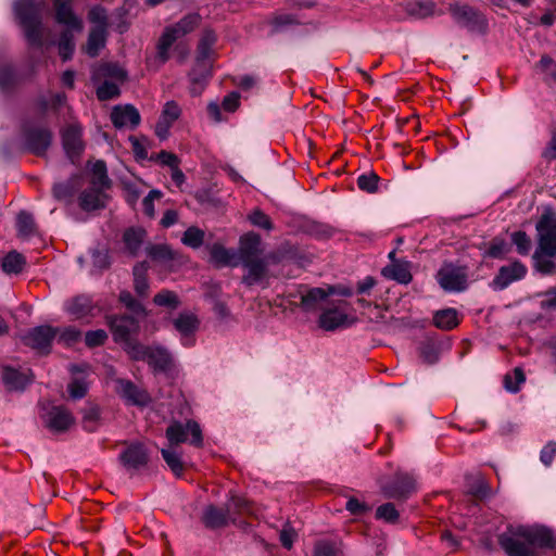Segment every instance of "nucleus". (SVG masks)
<instances>
[{
  "label": "nucleus",
  "mask_w": 556,
  "mask_h": 556,
  "mask_svg": "<svg viewBox=\"0 0 556 556\" xmlns=\"http://www.w3.org/2000/svg\"><path fill=\"white\" fill-rule=\"evenodd\" d=\"M81 338V331L75 326H67L64 328H59V332L56 336V340L59 343L64 344L65 346H72L77 343Z\"/></svg>",
  "instance_id": "51"
},
{
  "label": "nucleus",
  "mask_w": 556,
  "mask_h": 556,
  "mask_svg": "<svg viewBox=\"0 0 556 556\" xmlns=\"http://www.w3.org/2000/svg\"><path fill=\"white\" fill-rule=\"evenodd\" d=\"M271 26L270 35H275L286 30L289 27L301 25V21L298 15L291 13H278L274 14L269 20Z\"/></svg>",
  "instance_id": "38"
},
{
  "label": "nucleus",
  "mask_w": 556,
  "mask_h": 556,
  "mask_svg": "<svg viewBox=\"0 0 556 556\" xmlns=\"http://www.w3.org/2000/svg\"><path fill=\"white\" fill-rule=\"evenodd\" d=\"M14 17L23 29L25 40L31 48L43 46L41 2L37 0H14Z\"/></svg>",
  "instance_id": "2"
},
{
  "label": "nucleus",
  "mask_w": 556,
  "mask_h": 556,
  "mask_svg": "<svg viewBox=\"0 0 556 556\" xmlns=\"http://www.w3.org/2000/svg\"><path fill=\"white\" fill-rule=\"evenodd\" d=\"M469 493L479 500H484L491 495V488L484 478H477L469 485Z\"/></svg>",
  "instance_id": "62"
},
{
  "label": "nucleus",
  "mask_w": 556,
  "mask_h": 556,
  "mask_svg": "<svg viewBox=\"0 0 556 556\" xmlns=\"http://www.w3.org/2000/svg\"><path fill=\"white\" fill-rule=\"evenodd\" d=\"M379 176L370 172L368 174H362L357 178V187L365 192L375 193L378 191Z\"/></svg>",
  "instance_id": "59"
},
{
  "label": "nucleus",
  "mask_w": 556,
  "mask_h": 556,
  "mask_svg": "<svg viewBox=\"0 0 556 556\" xmlns=\"http://www.w3.org/2000/svg\"><path fill=\"white\" fill-rule=\"evenodd\" d=\"M106 30L103 27H92L87 39L86 52L89 56L96 58L101 49L105 47Z\"/></svg>",
  "instance_id": "35"
},
{
  "label": "nucleus",
  "mask_w": 556,
  "mask_h": 556,
  "mask_svg": "<svg viewBox=\"0 0 556 556\" xmlns=\"http://www.w3.org/2000/svg\"><path fill=\"white\" fill-rule=\"evenodd\" d=\"M92 266L98 270L108 269L111 265V257L106 250L94 249L91 251Z\"/></svg>",
  "instance_id": "64"
},
{
  "label": "nucleus",
  "mask_w": 556,
  "mask_h": 556,
  "mask_svg": "<svg viewBox=\"0 0 556 556\" xmlns=\"http://www.w3.org/2000/svg\"><path fill=\"white\" fill-rule=\"evenodd\" d=\"M262 238L254 231L240 237L238 255L240 261L258 258L262 254Z\"/></svg>",
  "instance_id": "24"
},
{
  "label": "nucleus",
  "mask_w": 556,
  "mask_h": 556,
  "mask_svg": "<svg viewBox=\"0 0 556 556\" xmlns=\"http://www.w3.org/2000/svg\"><path fill=\"white\" fill-rule=\"evenodd\" d=\"M447 10L454 22L469 31H482L488 26L485 16L469 4L453 2L448 4Z\"/></svg>",
  "instance_id": "11"
},
{
  "label": "nucleus",
  "mask_w": 556,
  "mask_h": 556,
  "mask_svg": "<svg viewBox=\"0 0 556 556\" xmlns=\"http://www.w3.org/2000/svg\"><path fill=\"white\" fill-rule=\"evenodd\" d=\"M161 454L166 465L176 477H181L185 470L180 454L174 447L162 448Z\"/></svg>",
  "instance_id": "45"
},
{
  "label": "nucleus",
  "mask_w": 556,
  "mask_h": 556,
  "mask_svg": "<svg viewBox=\"0 0 556 556\" xmlns=\"http://www.w3.org/2000/svg\"><path fill=\"white\" fill-rule=\"evenodd\" d=\"M59 327L40 325L28 329L22 337V343L34 350L37 354L49 355L52 343L56 339Z\"/></svg>",
  "instance_id": "9"
},
{
  "label": "nucleus",
  "mask_w": 556,
  "mask_h": 556,
  "mask_svg": "<svg viewBox=\"0 0 556 556\" xmlns=\"http://www.w3.org/2000/svg\"><path fill=\"white\" fill-rule=\"evenodd\" d=\"M115 392L127 404L138 407H146L151 403L149 392L137 386L129 379L116 378Z\"/></svg>",
  "instance_id": "13"
},
{
  "label": "nucleus",
  "mask_w": 556,
  "mask_h": 556,
  "mask_svg": "<svg viewBox=\"0 0 556 556\" xmlns=\"http://www.w3.org/2000/svg\"><path fill=\"white\" fill-rule=\"evenodd\" d=\"M26 265V258L23 254L17 251H10L1 262L2 270L5 274H14L17 275L23 271Z\"/></svg>",
  "instance_id": "39"
},
{
  "label": "nucleus",
  "mask_w": 556,
  "mask_h": 556,
  "mask_svg": "<svg viewBox=\"0 0 556 556\" xmlns=\"http://www.w3.org/2000/svg\"><path fill=\"white\" fill-rule=\"evenodd\" d=\"M200 22L201 15L199 13H189L172 26L181 38L193 31L199 26Z\"/></svg>",
  "instance_id": "42"
},
{
  "label": "nucleus",
  "mask_w": 556,
  "mask_h": 556,
  "mask_svg": "<svg viewBox=\"0 0 556 556\" xmlns=\"http://www.w3.org/2000/svg\"><path fill=\"white\" fill-rule=\"evenodd\" d=\"M119 460L128 471H138L148 465L149 453L143 443L135 442L119 454Z\"/></svg>",
  "instance_id": "18"
},
{
  "label": "nucleus",
  "mask_w": 556,
  "mask_h": 556,
  "mask_svg": "<svg viewBox=\"0 0 556 556\" xmlns=\"http://www.w3.org/2000/svg\"><path fill=\"white\" fill-rule=\"evenodd\" d=\"M355 320V318H350L339 307H329L319 315L318 326L326 331H334L339 328L352 326Z\"/></svg>",
  "instance_id": "20"
},
{
  "label": "nucleus",
  "mask_w": 556,
  "mask_h": 556,
  "mask_svg": "<svg viewBox=\"0 0 556 556\" xmlns=\"http://www.w3.org/2000/svg\"><path fill=\"white\" fill-rule=\"evenodd\" d=\"M153 303L161 307L176 309L180 305V301L176 292L163 289L153 298Z\"/></svg>",
  "instance_id": "49"
},
{
  "label": "nucleus",
  "mask_w": 556,
  "mask_h": 556,
  "mask_svg": "<svg viewBox=\"0 0 556 556\" xmlns=\"http://www.w3.org/2000/svg\"><path fill=\"white\" fill-rule=\"evenodd\" d=\"M22 148L25 152L42 157L52 144L53 134L49 127L34 126L24 122L21 126Z\"/></svg>",
  "instance_id": "7"
},
{
  "label": "nucleus",
  "mask_w": 556,
  "mask_h": 556,
  "mask_svg": "<svg viewBox=\"0 0 556 556\" xmlns=\"http://www.w3.org/2000/svg\"><path fill=\"white\" fill-rule=\"evenodd\" d=\"M204 236L205 233L203 230L191 226L184 232L181 242L189 248L198 249L203 244Z\"/></svg>",
  "instance_id": "52"
},
{
  "label": "nucleus",
  "mask_w": 556,
  "mask_h": 556,
  "mask_svg": "<svg viewBox=\"0 0 556 556\" xmlns=\"http://www.w3.org/2000/svg\"><path fill=\"white\" fill-rule=\"evenodd\" d=\"M147 254L153 261L168 262L174 260V253L167 244H150L147 247Z\"/></svg>",
  "instance_id": "53"
},
{
  "label": "nucleus",
  "mask_w": 556,
  "mask_h": 556,
  "mask_svg": "<svg viewBox=\"0 0 556 556\" xmlns=\"http://www.w3.org/2000/svg\"><path fill=\"white\" fill-rule=\"evenodd\" d=\"M240 263L247 268V274L242 277V283L247 287L255 286L265 278L267 264L263 258L245 260L240 261Z\"/></svg>",
  "instance_id": "25"
},
{
  "label": "nucleus",
  "mask_w": 556,
  "mask_h": 556,
  "mask_svg": "<svg viewBox=\"0 0 556 556\" xmlns=\"http://www.w3.org/2000/svg\"><path fill=\"white\" fill-rule=\"evenodd\" d=\"M381 494L388 500L406 501L417 492V480L413 472L396 470L391 477L378 480Z\"/></svg>",
  "instance_id": "4"
},
{
  "label": "nucleus",
  "mask_w": 556,
  "mask_h": 556,
  "mask_svg": "<svg viewBox=\"0 0 556 556\" xmlns=\"http://www.w3.org/2000/svg\"><path fill=\"white\" fill-rule=\"evenodd\" d=\"M41 418L45 427L53 433L67 431L75 421L72 413L62 405L50 407Z\"/></svg>",
  "instance_id": "17"
},
{
  "label": "nucleus",
  "mask_w": 556,
  "mask_h": 556,
  "mask_svg": "<svg viewBox=\"0 0 556 556\" xmlns=\"http://www.w3.org/2000/svg\"><path fill=\"white\" fill-rule=\"evenodd\" d=\"M59 55L62 61L66 62L73 58L75 43L73 35L70 30H63L58 41Z\"/></svg>",
  "instance_id": "46"
},
{
  "label": "nucleus",
  "mask_w": 556,
  "mask_h": 556,
  "mask_svg": "<svg viewBox=\"0 0 556 556\" xmlns=\"http://www.w3.org/2000/svg\"><path fill=\"white\" fill-rule=\"evenodd\" d=\"M165 437L170 447L182 443H189L194 447L203 446L202 429L193 419H188L186 422L173 420L166 428Z\"/></svg>",
  "instance_id": "8"
},
{
  "label": "nucleus",
  "mask_w": 556,
  "mask_h": 556,
  "mask_svg": "<svg viewBox=\"0 0 556 556\" xmlns=\"http://www.w3.org/2000/svg\"><path fill=\"white\" fill-rule=\"evenodd\" d=\"M381 274L383 277L402 285H407L413 279L410 274V264L407 261L393 262L383 267Z\"/></svg>",
  "instance_id": "28"
},
{
  "label": "nucleus",
  "mask_w": 556,
  "mask_h": 556,
  "mask_svg": "<svg viewBox=\"0 0 556 556\" xmlns=\"http://www.w3.org/2000/svg\"><path fill=\"white\" fill-rule=\"evenodd\" d=\"M108 338L109 336L103 329L89 330L85 334V344L90 349L102 346Z\"/></svg>",
  "instance_id": "63"
},
{
  "label": "nucleus",
  "mask_w": 556,
  "mask_h": 556,
  "mask_svg": "<svg viewBox=\"0 0 556 556\" xmlns=\"http://www.w3.org/2000/svg\"><path fill=\"white\" fill-rule=\"evenodd\" d=\"M201 520L207 529L212 530L224 528L229 521L236 522L230 507H217L215 505H207L204 508Z\"/></svg>",
  "instance_id": "21"
},
{
  "label": "nucleus",
  "mask_w": 556,
  "mask_h": 556,
  "mask_svg": "<svg viewBox=\"0 0 556 556\" xmlns=\"http://www.w3.org/2000/svg\"><path fill=\"white\" fill-rule=\"evenodd\" d=\"M497 542L507 556H540L539 549L556 548V534L544 525H508Z\"/></svg>",
  "instance_id": "1"
},
{
  "label": "nucleus",
  "mask_w": 556,
  "mask_h": 556,
  "mask_svg": "<svg viewBox=\"0 0 556 556\" xmlns=\"http://www.w3.org/2000/svg\"><path fill=\"white\" fill-rule=\"evenodd\" d=\"M16 229L20 237L28 238L36 231V224L33 214L21 211L16 217Z\"/></svg>",
  "instance_id": "43"
},
{
  "label": "nucleus",
  "mask_w": 556,
  "mask_h": 556,
  "mask_svg": "<svg viewBox=\"0 0 556 556\" xmlns=\"http://www.w3.org/2000/svg\"><path fill=\"white\" fill-rule=\"evenodd\" d=\"M93 309L92 298L86 294H79L65 303V311L76 319L84 318L91 314Z\"/></svg>",
  "instance_id": "29"
},
{
  "label": "nucleus",
  "mask_w": 556,
  "mask_h": 556,
  "mask_svg": "<svg viewBox=\"0 0 556 556\" xmlns=\"http://www.w3.org/2000/svg\"><path fill=\"white\" fill-rule=\"evenodd\" d=\"M173 325L180 336V343L185 348H191L195 344V333L200 327V319L195 314L190 312L180 313L173 320Z\"/></svg>",
  "instance_id": "16"
},
{
  "label": "nucleus",
  "mask_w": 556,
  "mask_h": 556,
  "mask_svg": "<svg viewBox=\"0 0 556 556\" xmlns=\"http://www.w3.org/2000/svg\"><path fill=\"white\" fill-rule=\"evenodd\" d=\"M510 251L507 242L500 237H495L489 243L485 256L492 258H503Z\"/></svg>",
  "instance_id": "55"
},
{
  "label": "nucleus",
  "mask_w": 556,
  "mask_h": 556,
  "mask_svg": "<svg viewBox=\"0 0 556 556\" xmlns=\"http://www.w3.org/2000/svg\"><path fill=\"white\" fill-rule=\"evenodd\" d=\"M104 77L109 80L113 79L115 83L123 84L127 77V71L119 66L117 63H104L92 75V81L96 83L98 78Z\"/></svg>",
  "instance_id": "33"
},
{
  "label": "nucleus",
  "mask_w": 556,
  "mask_h": 556,
  "mask_svg": "<svg viewBox=\"0 0 556 556\" xmlns=\"http://www.w3.org/2000/svg\"><path fill=\"white\" fill-rule=\"evenodd\" d=\"M55 21L73 30L83 29L81 21L75 15L67 0H54Z\"/></svg>",
  "instance_id": "26"
},
{
  "label": "nucleus",
  "mask_w": 556,
  "mask_h": 556,
  "mask_svg": "<svg viewBox=\"0 0 556 556\" xmlns=\"http://www.w3.org/2000/svg\"><path fill=\"white\" fill-rule=\"evenodd\" d=\"M63 150L72 164H76L84 150L83 127L79 124H70L61 131Z\"/></svg>",
  "instance_id": "14"
},
{
  "label": "nucleus",
  "mask_w": 556,
  "mask_h": 556,
  "mask_svg": "<svg viewBox=\"0 0 556 556\" xmlns=\"http://www.w3.org/2000/svg\"><path fill=\"white\" fill-rule=\"evenodd\" d=\"M212 262L218 266H237V252L232 249H227L219 243L213 244L210 251Z\"/></svg>",
  "instance_id": "32"
},
{
  "label": "nucleus",
  "mask_w": 556,
  "mask_h": 556,
  "mask_svg": "<svg viewBox=\"0 0 556 556\" xmlns=\"http://www.w3.org/2000/svg\"><path fill=\"white\" fill-rule=\"evenodd\" d=\"M217 41L213 29H204L197 47L195 64L190 73V79L194 84H200L211 77L212 64L210 58L213 54V47Z\"/></svg>",
  "instance_id": "6"
},
{
  "label": "nucleus",
  "mask_w": 556,
  "mask_h": 556,
  "mask_svg": "<svg viewBox=\"0 0 556 556\" xmlns=\"http://www.w3.org/2000/svg\"><path fill=\"white\" fill-rule=\"evenodd\" d=\"M1 381L9 392H23L33 382L31 377L12 366H3Z\"/></svg>",
  "instance_id": "22"
},
{
  "label": "nucleus",
  "mask_w": 556,
  "mask_h": 556,
  "mask_svg": "<svg viewBox=\"0 0 556 556\" xmlns=\"http://www.w3.org/2000/svg\"><path fill=\"white\" fill-rule=\"evenodd\" d=\"M22 78L12 64H0V90L2 93H12L21 84Z\"/></svg>",
  "instance_id": "30"
},
{
  "label": "nucleus",
  "mask_w": 556,
  "mask_h": 556,
  "mask_svg": "<svg viewBox=\"0 0 556 556\" xmlns=\"http://www.w3.org/2000/svg\"><path fill=\"white\" fill-rule=\"evenodd\" d=\"M418 351L422 362L428 365L435 364L440 358V346L432 339L420 342Z\"/></svg>",
  "instance_id": "41"
},
{
  "label": "nucleus",
  "mask_w": 556,
  "mask_h": 556,
  "mask_svg": "<svg viewBox=\"0 0 556 556\" xmlns=\"http://www.w3.org/2000/svg\"><path fill=\"white\" fill-rule=\"evenodd\" d=\"M510 241L516 248V252L521 256L529 255L532 249V241L529 235L523 230H517L510 233Z\"/></svg>",
  "instance_id": "47"
},
{
  "label": "nucleus",
  "mask_w": 556,
  "mask_h": 556,
  "mask_svg": "<svg viewBox=\"0 0 556 556\" xmlns=\"http://www.w3.org/2000/svg\"><path fill=\"white\" fill-rule=\"evenodd\" d=\"M226 507H230L231 515L236 519L239 515L250 514L252 511L251 503L242 496L233 495L230 501L226 504Z\"/></svg>",
  "instance_id": "57"
},
{
  "label": "nucleus",
  "mask_w": 556,
  "mask_h": 556,
  "mask_svg": "<svg viewBox=\"0 0 556 556\" xmlns=\"http://www.w3.org/2000/svg\"><path fill=\"white\" fill-rule=\"evenodd\" d=\"M329 296L328 288H311L301 296V307L306 311H314L317 304L325 301Z\"/></svg>",
  "instance_id": "36"
},
{
  "label": "nucleus",
  "mask_w": 556,
  "mask_h": 556,
  "mask_svg": "<svg viewBox=\"0 0 556 556\" xmlns=\"http://www.w3.org/2000/svg\"><path fill=\"white\" fill-rule=\"evenodd\" d=\"M249 222L261 229L270 231L274 229V224L270 217L260 208H254L248 216Z\"/></svg>",
  "instance_id": "58"
},
{
  "label": "nucleus",
  "mask_w": 556,
  "mask_h": 556,
  "mask_svg": "<svg viewBox=\"0 0 556 556\" xmlns=\"http://www.w3.org/2000/svg\"><path fill=\"white\" fill-rule=\"evenodd\" d=\"M74 193L75 189L71 180L56 182L52 187V194L58 201L70 202Z\"/></svg>",
  "instance_id": "54"
},
{
  "label": "nucleus",
  "mask_w": 556,
  "mask_h": 556,
  "mask_svg": "<svg viewBox=\"0 0 556 556\" xmlns=\"http://www.w3.org/2000/svg\"><path fill=\"white\" fill-rule=\"evenodd\" d=\"M101 417V410L99 406H91L87 408L83 417V427L88 432H93L98 428V424Z\"/></svg>",
  "instance_id": "60"
},
{
  "label": "nucleus",
  "mask_w": 556,
  "mask_h": 556,
  "mask_svg": "<svg viewBox=\"0 0 556 556\" xmlns=\"http://www.w3.org/2000/svg\"><path fill=\"white\" fill-rule=\"evenodd\" d=\"M129 357L147 363L154 375L167 374L175 366L172 353L162 345L135 344L130 348Z\"/></svg>",
  "instance_id": "3"
},
{
  "label": "nucleus",
  "mask_w": 556,
  "mask_h": 556,
  "mask_svg": "<svg viewBox=\"0 0 556 556\" xmlns=\"http://www.w3.org/2000/svg\"><path fill=\"white\" fill-rule=\"evenodd\" d=\"M538 249L549 257L556 256V214L543 213L535 224Z\"/></svg>",
  "instance_id": "12"
},
{
  "label": "nucleus",
  "mask_w": 556,
  "mask_h": 556,
  "mask_svg": "<svg viewBox=\"0 0 556 556\" xmlns=\"http://www.w3.org/2000/svg\"><path fill=\"white\" fill-rule=\"evenodd\" d=\"M459 324L455 308H445L434 313L433 325L442 330H452Z\"/></svg>",
  "instance_id": "37"
},
{
  "label": "nucleus",
  "mask_w": 556,
  "mask_h": 556,
  "mask_svg": "<svg viewBox=\"0 0 556 556\" xmlns=\"http://www.w3.org/2000/svg\"><path fill=\"white\" fill-rule=\"evenodd\" d=\"M134 275V288L136 293L140 298H144L148 295L149 291V281L147 277V266L144 263H140L134 266L132 268Z\"/></svg>",
  "instance_id": "40"
},
{
  "label": "nucleus",
  "mask_w": 556,
  "mask_h": 556,
  "mask_svg": "<svg viewBox=\"0 0 556 556\" xmlns=\"http://www.w3.org/2000/svg\"><path fill=\"white\" fill-rule=\"evenodd\" d=\"M526 381L525 372L521 368L516 367L513 370V375H505L504 386L505 389L511 393H517L520 390V386Z\"/></svg>",
  "instance_id": "56"
},
{
  "label": "nucleus",
  "mask_w": 556,
  "mask_h": 556,
  "mask_svg": "<svg viewBox=\"0 0 556 556\" xmlns=\"http://www.w3.org/2000/svg\"><path fill=\"white\" fill-rule=\"evenodd\" d=\"M111 122L117 129H135L141 122L139 111L132 104L115 105L111 111Z\"/></svg>",
  "instance_id": "19"
},
{
  "label": "nucleus",
  "mask_w": 556,
  "mask_h": 556,
  "mask_svg": "<svg viewBox=\"0 0 556 556\" xmlns=\"http://www.w3.org/2000/svg\"><path fill=\"white\" fill-rule=\"evenodd\" d=\"M180 115L181 109L179 104L176 101L170 100L164 104L160 118L165 122L167 121L170 124H174L180 117Z\"/></svg>",
  "instance_id": "61"
},
{
  "label": "nucleus",
  "mask_w": 556,
  "mask_h": 556,
  "mask_svg": "<svg viewBox=\"0 0 556 556\" xmlns=\"http://www.w3.org/2000/svg\"><path fill=\"white\" fill-rule=\"evenodd\" d=\"M96 94L99 101H109L118 98L121 89L117 83L105 79L97 87Z\"/></svg>",
  "instance_id": "48"
},
{
  "label": "nucleus",
  "mask_w": 556,
  "mask_h": 556,
  "mask_svg": "<svg viewBox=\"0 0 556 556\" xmlns=\"http://www.w3.org/2000/svg\"><path fill=\"white\" fill-rule=\"evenodd\" d=\"M147 231L141 227H129L123 233V243L128 255L136 257L146 240Z\"/></svg>",
  "instance_id": "27"
},
{
  "label": "nucleus",
  "mask_w": 556,
  "mask_h": 556,
  "mask_svg": "<svg viewBox=\"0 0 556 556\" xmlns=\"http://www.w3.org/2000/svg\"><path fill=\"white\" fill-rule=\"evenodd\" d=\"M109 197L104 190L88 187L78 197V205L85 212L102 210L106 205Z\"/></svg>",
  "instance_id": "23"
},
{
  "label": "nucleus",
  "mask_w": 556,
  "mask_h": 556,
  "mask_svg": "<svg viewBox=\"0 0 556 556\" xmlns=\"http://www.w3.org/2000/svg\"><path fill=\"white\" fill-rule=\"evenodd\" d=\"M528 273L527 266L519 260H514L508 265L501 266L494 276L491 287L494 290H504L515 281H519L526 277Z\"/></svg>",
  "instance_id": "15"
},
{
  "label": "nucleus",
  "mask_w": 556,
  "mask_h": 556,
  "mask_svg": "<svg viewBox=\"0 0 556 556\" xmlns=\"http://www.w3.org/2000/svg\"><path fill=\"white\" fill-rule=\"evenodd\" d=\"M180 37L176 34L174 27L167 26L165 27L163 34L161 35L156 49H157V58L161 62L165 63L169 59V49L174 45L176 40Z\"/></svg>",
  "instance_id": "34"
},
{
  "label": "nucleus",
  "mask_w": 556,
  "mask_h": 556,
  "mask_svg": "<svg viewBox=\"0 0 556 556\" xmlns=\"http://www.w3.org/2000/svg\"><path fill=\"white\" fill-rule=\"evenodd\" d=\"M548 255H545L544 252H540L536 248L533 255V266L535 270H538L542 275H553L556 271V264Z\"/></svg>",
  "instance_id": "44"
},
{
  "label": "nucleus",
  "mask_w": 556,
  "mask_h": 556,
  "mask_svg": "<svg viewBox=\"0 0 556 556\" xmlns=\"http://www.w3.org/2000/svg\"><path fill=\"white\" fill-rule=\"evenodd\" d=\"M376 519L395 525L400 519V513L391 502L384 503L376 509Z\"/></svg>",
  "instance_id": "50"
},
{
  "label": "nucleus",
  "mask_w": 556,
  "mask_h": 556,
  "mask_svg": "<svg viewBox=\"0 0 556 556\" xmlns=\"http://www.w3.org/2000/svg\"><path fill=\"white\" fill-rule=\"evenodd\" d=\"M437 281L445 292H463L468 288V268L467 266L445 263L438 270Z\"/></svg>",
  "instance_id": "10"
},
{
  "label": "nucleus",
  "mask_w": 556,
  "mask_h": 556,
  "mask_svg": "<svg viewBox=\"0 0 556 556\" xmlns=\"http://www.w3.org/2000/svg\"><path fill=\"white\" fill-rule=\"evenodd\" d=\"M105 324L112 333L114 342L122 344L128 355L132 345L140 344V342L131 338L139 331V321L134 316L127 314L106 315Z\"/></svg>",
  "instance_id": "5"
},
{
  "label": "nucleus",
  "mask_w": 556,
  "mask_h": 556,
  "mask_svg": "<svg viewBox=\"0 0 556 556\" xmlns=\"http://www.w3.org/2000/svg\"><path fill=\"white\" fill-rule=\"evenodd\" d=\"M90 187L101 190H109L112 187V180L108 174V166L103 160H97L90 168Z\"/></svg>",
  "instance_id": "31"
}]
</instances>
